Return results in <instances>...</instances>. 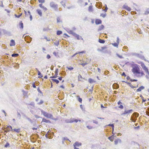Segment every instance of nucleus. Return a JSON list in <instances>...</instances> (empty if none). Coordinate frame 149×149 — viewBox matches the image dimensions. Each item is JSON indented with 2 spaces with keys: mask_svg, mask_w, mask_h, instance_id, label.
Returning <instances> with one entry per match:
<instances>
[{
  "mask_svg": "<svg viewBox=\"0 0 149 149\" xmlns=\"http://www.w3.org/2000/svg\"><path fill=\"white\" fill-rule=\"evenodd\" d=\"M19 56V54H14L12 55V56L13 57H17Z\"/></svg>",
  "mask_w": 149,
  "mask_h": 149,
  "instance_id": "34",
  "label": "nucleus"
},
{
  "mask_svg": "<svg viewBox=\"0 0 149 149\" xmlns=\"http://www.w3.org/2000/svg\"><path fill=\"white\" fill-rule=\"evenodd\" d=\"M104 26L103 25H100L99 27L98 30H101L103 29H104Z\"/></svg>",
  "mask_w": 149,
  "mask_h": 149,
  "instance_id": "29",
  "label": "nucleus"
},
{
  "mask_svg": "<svg viewBox=\"0 0 149 149\" xmlns=\"http://www.w3.org/2000/svg\"><path fill=\"white\" fill-rule=\"evenodd\" d=\"M138 58L141 59L143 60L146 61H148L147 60H146L144 56L142 54H140Z\"/></svg>",
  "mask_w": 149,
  "mask_h": 149,
  "instance_id": "14",
  "label": "nucleus"
},
{
  "mask_svg": "<svg viewBox=\"0 0 149 149\" xmlns=\"http://www.w3.org/2000/svg\"><path fill=\"white\" fill-rule=\"evenodd\" d=\"M77 97L78 98V101L80 102V103H81L82 102V99L81 98H80L78 96H77Z\"/></svg>",
  "mask_w": 149,
  "mask_h": 149,
  "instance_id": "30",
  "label": "nucleus"
},
{
  "mask_svg": "<svg viewBox=\"0 0 149 149\" xmlns=\"http://www.w3.org/2000/svg\"><path fill=\"white\" fill-rule=\"evenodd\" d=\"M51 56L49 54H47V59H49L50 58Z\"/></svg>",
  "mask_w": 149,
  "mask_h": 149,
  "instance_id": "54",
  "label": "nucleus"
},
{
  "mask_svg": "<svg viewBox=\"0 0 149 149\" xmlns=\"http://www.w3.org/2000/svg\"><path fill=\"white\" fill-rule=\"evenodd\" d=\"M141 66L143 68V69L145 71L148 70V68L146 67L144 63H141Z\"/></svg>",
  "mask_w": 149,
  "mask_h": 149,
  "instance_id": "11",
  "label": "nucleus"
},
{
  "mask_svg": "<svg viewBox=\"0 0 149 149\" xmlns=\"http://www.w3.org/2000/svg\"><path fill=\"white\" fill-rule=\"evenodd\" d=\"M78 121V120H77V119H75V120L72 119V120H70L69 121V122L70 123H73L74 122H75V123H77V122Z\"/></svg>",
  "mask_w": 149,
  "mask_h": 149,
  "instance_id": "25",
  "label": "nucleus"
},
{
  "mask_svg": "<svg viewBox=\"0 0 149 149\" xmlns=\"http://www.w3.org/2000/svg\"><path fill=\"white\" fill-rule=\"evenodd\" d=\"M114 144L117 145L118 144V143H121V140L119 139H115V140L114 141Z\"/></svg>",
  "mask_w": 149,
  "mask_h": 149,
  "instance_id": "8",
  "label": "nucleus"
},
{
  "mask_svg": "<svg viewBox=\"0 0 149 149\" xmlns=\"http://www.w3.org/2000/svg\"><path fill=\"white\" fill-rule=\"evenodd\" d=\"M112 141H113V139H114V137H116V135H115V134H114L113 132V131H114V125L113 124H112Z\"/></svg>",
  "mask_w": 149,
  "mask_h": 149,
  "instance_id": "18",
  "label": "nucleus"
},
{
  "mask_svg": "<svg viewBox=\"0 0 149 149\" xmlns=\"http://www.w3.org/2000/svg\"><path fill=\"white\" fill-rule=\"evenodd\" d=\"M25 11V13L26 17H28L29 16L30 20L31 21L32 20V16L29 10L28 11V12H26V11Z\"/></svg>",
  "mask_w": 149,
  "mask_h": 149,
  "instance_id": "6",
  "label": "nucleus"
},
{
  "mask_svg": "<svg viewBox=\"0 0 149 149\" xmlns=\"http://www.w3.org/2000/svg\"><path fill=\"white\" fill-rule=\"evenodd\" d=\"M130 81L131 82H133V81H137V79H130Z\"/></svg>",
  "mask_w": 149,
  "mask_h": 149,
  "instance_id": "50",
  "label": "nucleus"
},
{
  "mask_svg": "<svg viewBox=\"0 0 149 149\" xmlns=\"http://www.w3.org/2000/svg\"><path fill=\"white\" fill-rule=\"evenodd\" d=\"M67 68L68 69V70H73V68L72 67H67Z\"/></svg>",
  "mask_w": 149,
  "mask_h": 149,
  "instance_id": "46",
  "label": "nucleus"
},
{
  "mask_svg": "<svg viewBox=\"0 0 149 149\" xmlns=\"http://www.w3.org/2000/svg\"><path fill=\"white\" fill-rule=\"evenodd\" d=\"M122 135V134L121 133H118L117 134V136H121Z\"/></svg>",
  "mask_w": 149,
  "mask_h": 149,
  "instance_id": "64",
  "label": "nucleus"
},
{
  "mask_svg": "<svg viewBox=\"0 0 149 149\" xmlns=\"http://www.w3.org/2000/svg\"><path fill=\"white\" fill-rule=\"evenodd\" d=\"M37 12L38 14L40 16H42V13L41 10L40 9H38L37 10Z\"/></svg>",
  "mask_w": 149,
  "mask_h": 149,
  "instance_id": "26",
  "label": "nucleus"
},
{
  "mask_svg": "<svg viewBox=\"0 0 149 149\" xmlns=\"http://www.w3.org/2000/svg\"><path fill=\"white\" fill-rule=\"evenodd\" d=\"M86 53V51H83L81 52H79L78 53H76L75 54H74L72 56V57L76 55V54H80L81 53L83 54V53Z\"/></svg>",
  "mask_w": 149,
  "mask_h": 149,
  "instance_id": "20",
  "label": "nucleus"
},
{
  "mask_svg": "<svg viewBox=\"0 0 149 149\" xmlns=\"http://www.w3.org/2000/svg\"><path fill=\"white\" fill-rule=\"evenodd\" d=\"M62 33V32L61 31H58L57 32V35H60Z\"/></svg>",
  "mask_w": 149,
  "mask_h": 149,
  "instance_id": "37",
  "label": "nucleus"
},
{
  "mask_svg": "<svg viewBox=\"0 0 149 149\" xmlns=\"http://www.w3.org/2000/svg\"><path fill=\"white\" fill-rule=\"evenodd\" d=\"M81 145V143H79L78 142H75L74 144V149H79L78 148H77V147H79Z\"/></svg>",
  "mask_w": 149,
  "mask_h": 149,
  "instance_id": "4",
  "label": "nucleus"
},
{
  "mask_svg": "<svg viewBox=\"0 0 149 149\" xmlns=\"http://www.w3.org/2000/svg\"><path fill=\"white\" fill-rule=\"evenodd\" d=\"M88 10L89 11H92L93 10V6H90L88 8Z\"/></svg>",
  "mask_w": 149,
  "mask_h": 149,
  "instance_id": "32",
  "label": "nucleus"
},
{
  "mask_svg": "<svg viewBox=\"0 0 149 149\" xmlns=\"http://www.w3.org/2000/svg\"><path fill=\"white\" fill-rule=\"evenodd\" d=\"M38 75L40 76L39 77H40V78H41L42 77H43V76H42V74L38 70Z\"/></svg>",
  "mask_w": 149,
  "mask_h": 149,
  "instance_id": "36",
  "label": "nucleus"
},
{
  "mask_svg": "<svg viewBox=\"0 0 149 149\" xmlns=\"http://www.w3.org/2000/svg\"><path fill=\"white\" fill-rule=\"evenodd\" d=\"M13 129L11 126L9 125L7 126L6 127V130H5V132H7L10 131H12Z\"/></svg>",
  "mask_w": 149,
  "mask_h": 149,
  "instance_id": "7",
  "label": "nucleus"
},
{
  "mask_svg": "<svg viewBox=\"0 0 149 149\" xmlns=\"http://www.w3.org/2000/svg\"><path fill=\"white\" fill-rule=\"evenodd\" d=\"M131 54L132 56H135L136 57L138 58L140 54L138 53H136L133 52V53H132Z\"/></svg>",
  "mask_w": 149,
  "mask_h": 149,
  "instance_id": "17",
  "label": "nucleus"
},
{
  "mask_svg": "<svg viewBox=\"0 0 149 149\" xmlns=\"http://www.w3.org/2000/svg\"><path fill=\"white\" fill-rule=\"evenodd\" d=\"M127 78V80H129V79H130H130H130V77L129 76H127V78Z\"/></svg>",
  "mask_w": 149,
  "mask_h": 149,
  "instance_id": "58",
  "label": "nucleus"
},
{
  "mask_svg": "<svg viewBox=\"0 0 149 149\" xmlns=\"http://www.w3.org/2000/svg\"><path fill=\"white\" fill-rule=\"evenodd\" d=\"M119 87L118 85L116 83H114L112 84V88L113 89H116Z\"/></svg>",
  "mask_w": 149,
  "mask_h": 149,
  "instance_id": "12",
  "label": "nucleus"
},
{
  "mask_svg": "<svg viewBox=\"0 0 149 149\" xmlns=\"http://www.w3.org/2000/svg\"><path fill=\"white\" fill-rule=\"evenodd\" d=\"M9 143H7L6 144L5 146V147L6 148H7L8 146H9Z\"/></svg>",
  "mask_w": 149,
  "mask_h": 149,
  "instance_id": "49",
  "label": "nucleus"
},
{
  "mask_svg": "<svg viewBox=\"0 0 149 149\" xmlns=\"http://www.w3.org/2000/svg\"><path fill=\"white\" fill-rule=\"evenodd\" d=\"M87 64V63H82L81 64V65L83 66L84 67Z\"/></svg>",
  "mask_w": 149,
  "mask_h": 149,
  "instance_id": "51",
  "label": "nucleus"
},
{
  "mask_svg": "<svg viewBox=\"0 0 149 149\" xmlns=\"http://www.w3.org/2000/svg\"><path fill=\"white\" fill-rule=\"evenodd\" d=\"M132 71L136 76L139 74L140 73V69L138 66L134 67L132 69Z\"/></svg>",
  "mask_w": 149,
  "mask_h": 149,
  "instance_id": "1",
  "label": "nucleus"
},
{
  "mask_svg": "<svg viewBox=\"0 0 149 149\" xmlns=\"http://www.w3.org/2000/svg\"><path fill=\"white\" fill-rule=\"evenodd\" d=\"M51 80L54 82H55L56 84H58L59 83V81L56 79H52Z\"/></svg>",
  "mask_w": 149,
  "mask_h": 149,
  "instance_id": "21",
  "label": "nucleus"
},
{
  "mask_svg": "<svg viewBox=\"0 0 149 149\" xmlns=\"http://www.w3.org/2000/svg\"><path fill=\"white\" fill-rule=\"evenodd\" d=\"M99 42L100 43H104L105 42V41L104 40L100 39L99 40Z\"/></svg>",
  "mask_w": 149,
  "mask_h": 149,
  "instance_id": "33",
  "label": "nucleus"
},
{
  "mask_svg": "<svg viewBox=\"0 0 149 149\" xmlns=\"http://www.w3.org/2000/svg\"><path fill=\"white\" fill-rule=\"evenodd\" d=\"M107 48V47H102L101 49H98V51L99 52H102L103 51Z\"/></svg>",
  "mask_w": 149,
  "mask_h": 149,
  "instance_id": "19",
  "label": "nucleus"
},
{
  "mask_svg": "<svg viewBox=\"0 0 149 149\" xmlns=\"http://www.w3.org/2000/svg\"><path fill=\"white\" fill-rule=\"evenodd\" d=\"M78 79L79 81H81L83 78L81 75L79 74L78 76Z\"/></svg>",
  "mask_w": 149,
  "mask_h": 149,
  "instance_id": "31",
  "label": "nucleus"
},
{
  "mask_svg": "<svg viewBox=\"0 0 149 149\" xmlns=\"http://www.w3.org/2000/svg\"><path fill=\"white\" fill-rule=\"evenodd\" d=\"M139 74H141V75L140 76V75H136V76L137 77H141V76H142L143 75H145V74H144L143 72V71H141V72H140V73H139Z\"/></svg>",
  "mask_w": 149,
  "mask_h": 149,
  "instance_id": "24",
  "label": "nucleus"
},
{
  "mask_svg": "<svg viewBox=\"0 0 149 149\" xmlns=\"http://www.w3.org/2000/svg\"><path fill=\"white\" fill-rule=\"evenodd\" d=\"M106 16V14H101L100 15V16L102 17H104Z\"/></svg>",
  "mask_w": 149,
  "mask_h": 149,
  "instance_id": "48",
  "label": "nucleus"
},
{
  "mask_svg": "<svg viewBox=\"0 0 149 149\" xmlns=\"http://www.w3.org/2000/svg\"><path fill=\"white\" fill-rule=\"evenodd\" d=\"M50 6L51 7L54 8H57V5L55 4L53 2H52L50 3Z\"/></svg>",
  "mask_w": 149,
  "mask_h": 149,
  "instance_id": "9",
  "label": "nucleus"
},
{
  "mask_svg": "<svg viewBox=\"0 0 149 149\" xmlns=\"http://www.w3.org/2000/svg\"><path fill=\"white\" fill-rule=\"evenodd\" d=\"M75 37L77 40H79L80 39V37L79 35H75Z\"/></svg>",
  "mask_w": 149,
  "mask_h": 149,
  "instance_id": "45",
  "label": "nucleus"
},
{
  "mask_svg": "<svg viewBox=\"0 0 149 149\" xmlns=\"http://www.w3.org/2000/svg\"><path fill=\"white\" fill-rule=\"evenodd\" d=\"M19 26H20V28L22 29L23 28V24L22 21H21L19 23Z\"/></svg>",
  "mask_w": 149,
  "mask_h": 149,
  "instance_id": "28",
  "label": "nucleus"
},
{
  "mask_svg": "<svg viewBox=\"0 0 149 149\" xmlns=\"http://www.w3.org/2000/svg\"><path fill=\"white\" fill-rule=\"evenodd\" d=\"M102 22L101 20L99 19H97L95 20V23L97 25L101 24Z\"/></svg>",
  "mask_w": 149,
  "mask_h": 149,
  "instance_id": "13",
  "label": "nucleus"
},
{
  "mask_svg": "<svg viewBox=\"0 0 149 149\" xmlns=\"http://www.w3.org/2000/svg\"><path fill=\"white\" fill-rule=\"evenodd\" d=\"M133 115H134L135 116V117H134L133 118H132L131 117V120L134 122H135L136 121V118L138 117L139 116V114L136 113V112H134V113L133 114Z\"/></svg>",
  "mask_w": 149,
  "mask_h": 149,
  "instance_id": "3",
  "label": "nucleus"
},
{
  "mask_svg": "<svg viewBox=\"0 0 149 149\" xmlns=\"http://www.w3.org/2000/svg\"><path fill=\"white\" fill-rule=\"evenodd\" d=\"M145 72L149 76V72L148 71V69Z\"/></svg>",
  "mask_w": 149,
  "mask_h": 149,
  "instance_id": "59",
  "label": "nucleus"
},
{
  "mask_svg": "<svg viewBox=\"0 0 149 149\" xmlns=\"http://www.w3.org/2000/svg\"><path fill=\"white\" fill-rule=\"evenodd\" d=\"M144 88L145 87L144 86H141L136 90V91L137 92H140L141 91V90L144 89Z\"/></svg>",
  "mask_w": 149,
  "mask_h": 149,
  "instance_id": "15",
  "label": "nucleus"
},
{
  "mask_svg": "<svg viewBox=\"0 0 149 149\" xmlns=\"http://www.w3.org/2000/svg\"><path fill=\"white\" fill-rule=\"evenodd\" d=\"M22 15V13H21L20 15H17L16 14H15V16L16 17H17V18H19L21 16V15Z\"/></svg>",
  "mask_w": 149,
  "mask_h": 149,
  "instance_id": "43",
  "label": "nucleus"
},
{
  "mask_svg": "<svg viewBox=\"0 0 149 149\" xmlns=\"http://www.w3.org/2000/svg\"><path fill=\"white\" fill-rule=\"evenodd\" d=\"M15 41L13 40H11L10 45V46H14L15 45Z\"/></svg>",
  "mask_w": 149,
  "mask_h": 149,
  "instance_id": "16",
  "label": "nucleus"
},
{
  "mask_svg": "<svg viewBox=\"0 0 149 149\" xmlns=\"http://www.w3.org/2000/svg\"><path fill=\"white\" fill-rule=\"evenodd\" d=\"M57 74H58V72L56 71L55 74L54 76L51 77H50L51 78H56L57 77Z\"/></svg>",
  "mask_w": 149,
  "mask_h": 149,
  "instance_id": "22",
  "label": "nucleus"
},
{
  "mask_svg": "<svg viewBox=\"0 0 149 149\" xmlns=\"http://www.w3.org/2000/svg\"><path fill=\"white\" fill-rule=\"evenodd\" d=\"M42 113L43 115L47 118H52L53 117V116L51 114L45 111L42 112Z\"/></svg>",
  "mask_w": 149,
  "mask_h": 149,
  "instance_id": "2",
  "label": "nucleus"
},
{
  "mask_svg": "<svg viewBox=\"0 0 149 149\" xmlns=\"http://www.w3.org/2000/svg\"><path fill=\"white\" fill-rule=\"evenodd\" d=\"M39 6L41 8H43V7L44 6H42V4H39Z\"/></svg>",
  "mask_w": 149,
  "mask_h": 149,
  "instance_id": "56",
  "label": "nucleus"
},
{
  "mask_svg": "<svg viewBox=\"0 0 149 149\" xmlns=\"http://www.w3.org/2000/svg\"><path fill=\"white\" fill-rule=\"evenodd\" d=\"M119 43V38L118 37L117 38L116 42L112 43V45L117 48H118V45Z\"/></svg>",
  "mask_w": 149,
  "mask_h": 149,
  "instance_id": "5",
  "label": "nucleus"
},
{
  "mask_svg": "<svg viewBox=\"0 0 149 149\" xmlns=\"http://www.w3.org/2000/svg\"><path fill=\"white\" fill-rule=\"evenodd\" d=\"M133 111V110L132 109H130L127 110L128 114H129L130 113H131Z\"/></svg>",
  "mask_w": 149,
  "mask_h": 149,
  "instance_id": "44",
  "label": "nucleus"
},
{
  "mask_svg": "<svg viewBox=\"0 0 149 149\" xmlns=\"http://www.w3.org/2000/svg\"><path fill=\"white\" fill-rule=\"evenodd\" d=\"M148 14H149V9H147V10L145 13L144 14L146 15H147Z\"/></svg>",
  "mask_w": 149,
  "mask_h": 149,
  "instance_id": "40",
  "label": "nucleus"
},
{
  "mask_svg": "<svg viewBox=\"0 0 149 149\" xmlns=\"http://www.w3.org/2000/svg\"><path fill=\"white\" fill-rule=\"evenodd\" d=\"M121 75L122 76H124L125 77L126 76V75L125 74V72H123Z\"/></svg>",
  "mask_w": 149,
  "mask_h": 149,
  "instance_id": "55",
  "label": "nucleus"
},
{
  "mask_svg": "<svg viewBox=\"0 0 149 149\" xmlns=\"http://www.w3.org/2000/svg\"><path fill=\"white\" fill-rule=\"evenodd\" d=\"M44 102V101L42 100H41L40 102L38 103V104L39 105H40L42 104Z\"/></svg>",
  "mask_w": 149,
  "mask_h": 149,
  "instance_id": "38",
  "label": "nucleus"
},
{
  "mask_svg": "<svg viewBox=\"0 0 149 149\" xmlns=\"http://www.w3.org/2000/svg\"><path fill=\"white\" fill-rule=\"evenodd\" d=\"M13 132H15L17 133H19L20 131V129H13L12 130Z\"/></svg>",
  "mask_w": 149,
  "mask_h": 149,
  "instance_id": "23",
  "label": "nucleus"
},
{
  "mask_svg": "<svg viewBox=\"0 0 149 149\" xmlns=\"http://www.w3.org/2000/svg\"><path fill=\"white\" fill-rule=\"evenodd\" d=\"M128 114L127 110H125L124 112L122 113L121 115H125Z\"/></svg>",
  "mask_w": 149,
  "mask_h": 149,
  "instance_id": "41",
  "label": "nucleus"
},
{
  "mask_svg": "<svg viewBox=\"0 0 149 149\" xmlns=\"http://www.w3.org/2000/svg\"><path fill=\"white\" fill-rule=\"evenodd\" d=\"M123 48L125 49H127L128 48V47L127 46H124L123 47Z\"/></svg>",
  "mask_w": 149,
  "mask_h": 149,
  "instance_id": "62",
  "label": "nucleus"
},
{
  "mask_svg": "<svg viewBox=\"0 0 149 149\" xmlns=\"http://www.w3.org/2000/svg\"><path fill=\"white\" fill-rule=\"evenodd\" d=\"M42 8L45 11L47 10V9L46 8L44 7V6Z\"/></svg>",
  "mask_w": 149,
  "mask_h": 149,
  "instance_id": "53",
  "label": "nucleus"
},
{
  "mask_svg": "<svg viewBox=\"0 0 149 149\" xmlns=\"http://www.w3.org/2000/svg\"><path fill=\"white\" fill-rule=\"evenodd\" d=\"M116 54L117 56H118L119 58H123V56H122L120 55L118 53H116Z\"/></svg>",
  "mask_w": 149,
  "mask_h": 149,
  "instance_id": "39",
  "label": "nucleus"
},
{
  "mask_svg": "<svg viewBox=\"0 0 149 149\" xmlns=\"http://www.w3.org/2000/svg\"><path fill=\"white\" fill-rule=\"evenodd\" d=\"M88 81H89V82L91 83H92L95 82V81L93 79H92L91 78H89L88 79Z\"/></svg>",
  "mask_w": 149,
  "mask_h": 149,
  "instance_id": "35",
  "label": "nucleus"
},
{
  "mask_svg": "<svg viewBox=\"0 0 149 149\" xmlns=\"http://www.w3.org/2000/svg\"><path fill=\"white\" fill-rule=\"evenodd\" d=\"M123 106L122 105H121V104H120V106L118 107L120 108V109H123Z\"/></svg>",
  "mask_w": 149,
  "mask_h": 149,
  "instance_id": "52",
  "label": "nucleus"
},
{
  "mask_svg": "<svg viewBox=\"0 0 149 149\" xmlns=\"http://www.w3.org/2000/svg\"><path fill=\"white\" fill-rule=\"evenodd\" d=\"M139 126H138L136 127H134V129H139Z\"/></svg>",
  "mask_w": 149,
  "mask_h": 149,
  "instance_id": "63",
  "label": "nucleus"
},
{
  "mask_svg": "<svg viewBox=\"0 0 149 149\" xmlns=\"http://www.w3.org/2000/svg\"><path fill=\"white\" fill-rule=\"evenodd\" d=\"M129 85L132 88H136V87H135L134 86H133L131 84H129Z\"/></svg>",
  "mask_w": 149,
  "mask_h": 149,
  "instance_id": "42",
  "label": "nucleus"
},
{
  "mask_svg": "<svg viewBox=\"0 0 149 149\" xmlns=\"http://www.w3.org/2000/svg\"><path fill=\"white\" fill-rule=\"evenodd\" d=\"M111 141H112V137L111 136H110L108 138Z\"/></svg>",
  "mask_w": 149,
  "mask_h": 149,
  "instance_id": "61",
  "label": "nucleus"
},
{
  "mask_svg": "<svg viewBox=\"0 0 149 149\" xmlns=\"http://www.w3.org/2000/svg\"><path fill=\"white\" fill-rule=\"evenodd\" d=\"M124 9L127 10L129 11H130L131 10V9L129 7L125 5H124L123 7Z\"/></svg>",
  "mask_w": 149,
  "mask_h": 149,
  "instance_id": "10",
  "label": "nucleus"
},
{
  "mask_svg": "<svg viewBox=\"0 0 149 149\" xmlns=\"http://www.w3.org/2000/svg\"><path fill=\"white\" fill-rule=\"evenodd\" d=\"M39 3H44L45 2V0H38Z\"/></svg>",
  "mask_w": 149,
  "mask_h": 149,
  "instance_id": "47",
  "label": "nucleus"
},
{
  "mask_svg": "<svg viewBox=\"0 0 149 149\" xmlns=\"http://www.w3.org/2000/svg\"><path fill=\"white\" fill-rule=\"evenodd\" d=\"M45 39H46L47 41H50V40L49 38H47V37H45Z\"/></svg>",
  "mask_w": 149,
  "mask_h": 149,
  "instance_id": "57",
  "label": "nucleus"
},
{
  "mask_svg": "<svg viewBox=\"0 0 149 149\" xmlns=\"http://www.w3.org/2000/svg\"><path fill=\"white\" fill-rule=\"evenodd\" d=\"M42 122L46 123H48L50 121L49 120H47L46 119L44 118L42 120Z\"/></svg>",
  "mask_w": 149,
  "mask_h": 149,
  "instance_id": "27",
  "label": "nucleus"
},
{
  "mask_svg": "<svg viewBox=\"0 0 149 149\" xmlns=\"http://www.w3.org/2000/svg\"><path fill=\"white\" fill-rule=\"evenodd\" d=\"M101 107L102 109H103V108H106V107H105L103 106L102 104L101 105Z\"/></svg>",
  "mask_w": 149,
  "mask_h": 149,
  "instance_id": "60",
  "label": "nucleus"
}]
</instances>
